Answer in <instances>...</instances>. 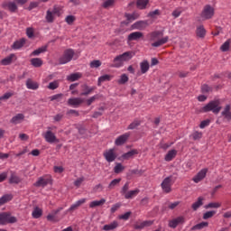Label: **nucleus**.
Returning <instances> with one entry per match:
<instances>
[{"label":"nucleus","instance_id":"13d9d810","mask_svg":"<svg viewBox=\"0 0 231 231\" xmlns=\"http://www.w3.org/2000/svg\"><path fill=\"white\" fill-rule=\"evenodd\" d=\"M202 136H203V133L201 132L197 131L192 134L193 140H201Z\"/></svg>","mask_w":231,"mask_h":231},{"label":"nucleus","instance_id":"6e6d98bb","mask_svg":"<svg viewBox=\"0 0 231 231\" xmlns=\"http://www.w3.org/2000/svg\"><path fill=\"white\" fill-rule=\"evenodd\" d=\"M115 5V0H106L103 3V8H109Z\"/></svg>","mask_w":231,"mask_h":231},{"label":"nucleus","instance_id":"dca6fc26","mask_svg":"<svg viewBox=\"0 0 231 231\" xmlns=\"http://www.w3.org/2000/svg\"><path fill=\"white\" fill-rule=\"evenodd\" d=\"M64 210V208L60 207L58 208L57 209H53L48 216H47V219L48 221H55V218L57 217V214H59V212Z\"/></svg>","mask_w":231,"mask_h":231},{"label":"nucleus","instance_id":"c03bdc74","mask_svg":"<svg viewBox=\"0 0 231 231\" xmlns=\"http://www.w3.org/2000/svg\"><path fill=\"white\" fill-rule=\"evenodd\" d=\"M125 167H124V165H122V163H116L115 168H114V172L116 174H120V172L125 171Z\"/></svg>","mask_w":231,"mask_h":231},{"label":"nucleus","instance_id":"7ed1b4c3","mask_svg":"<svg viewBox=\"0 0 231 231\" xmlns=\"http://www.w3.org/2000/svg\"><path fill=\"white\" fill-rule=\"evenodd\" d=\"M200 111L201 113H209L211 111L214 115H218L221 111V102L218 99L212 100L204 106Z\"/></svg>","mask_w":231,"mask_h":231},{"label":"nucleus","instance_id":"f3484780","mask_svg":"<svg viewBox=\"0 0 231 231\" xmlns=\"http://www.w3.org/2000/svg\"><path fill=\"white\" fill-rule=\"evenodd\" d=\"M15 59H17L15 54H10L1 60V64L2 66H10V64L14 62V60H15Z\"/></svg>","mask_w":231,"mask_h":231},{"label":"nucleus","instance_id":"052dcab7","mask_svg":"<svg viewBox=\"0 0 231 231\" xmlns=\"http://www.w3.org/2000/svg\"><path fill=\"white\" fill-rule=\"evenodd\" d=\"M62 97H64L63 94H56V95H53V96L50 97L49 98H50L51 102H53L54 100L59 101V99L62 98Z\"/></svg>","mask_w":231,"mask_h":231},{"label":"nucleus","instance_id":"72a5a7b5","mask_svg":"<svg viewBox=\"0 0 231 231\" xmlns=\"http://www.w3.org/2000/svg\"><path fill=\"white\" fill-rule=\"evenodd\" d=\"M115 228H118V222L117 221H114L108 225H105L103 226V230L105 231H109V230H115Z\"/></svg>","mask_w":231,"mask_h":231},{"label":"nucleus","instance_id":"de8ad7c7","mask_svg":"<svg viewBox=\"0 0 231 231\" xmlns=\"http://www.w3.org/2000/svg\"><path fill=\"white\" fill-rule=\"evenodd\" d=\"M221 207V203L219 202H211L205 206V208H219Z\"/></svg>","mask_w":231,"mask_h":231},{"label":"nucleus","instance_id":"412c9836","mask_svg":"<svg viewBox=\"0 0 231 231\" xmlns=\"http://www.w3.org/2000/svg\"><path fill=\"white\" fill-rule=\"evenodd\" d=\"M138 194H140V189H136L134 190H129L124 195V197H125V199H133V198H136Z\"/></svg>","mask_w":231,"mask_h":231},{"label":"nucleus","instance_id":"9d476101","mask_svg":"<svg viewBox=\"0 0 231 231\" xmlns=\"http://www.w3.org/2000/svg\"><path fill=\"white\" fill-rule=\"evenodd\" d=\"M51 183V179L49 177H41L38 180L34 183L35 187H46V185H50Z\"/></svg>","mask_w":231,"mask_h":231},{"label":"nucleus","instance_id":"0e129e2a","mask_svg":"<svg viewBox=\"0 0 231 231\" xmlns=\"http://www.w3.org/2000/svg\"><path fill=\"white\" fill-rule=\"evenodd\" d=\"M138 125H140V121H134L132 124L128 125V129L130 130L136 129Z\"/></svg>","mask_w":231,"mask_h":231},{"label":"nucleus","instance_id":"3c124183","mask_svg":"<svg viewBox=\"0 0 231 231\" xmlns=\"http://www.w3.org/2000/svg\"><path fill=\"white\" fill-rule=\"evenodd\" d=\"M98 98H100V96L95 95V96L91 97L90 98L87 99V106H91L93 104V102H95L96 100H98Z\"/></svg>","mask_w":231,"mask_h":231},{"label":"nucleus","instance_id":"473e14b6","mask_svg":"<svg viewBox=\"0 0 231 231\" xmlns=\"http://www.w3.org/2000/svg\"><path fill=\"white\" fill-rule=\"evenodd\" d=\"M151 225H152V221L146 220V221H143V222H141V223L137 224L135 226V228L137 230H142V229L145 228V226H151Z\"/></svg>","mask_w":231,"mask_h":231},{"label":"nucleus","instance_id":"2eb2a0df","mask_svg":"<svg viewBox=\"0 0 231 231\" xmlns=\"http://www.w3.org/2000/svg\"><path fill=\"white\" fill-rule=\"evenodd\" d=\"M84 203H86V199H81L76 201L70 206L69 209H67L66 214H68V212H73L74 210H77V208H79V207H80L81 205H84Z\"/></svg>","mask_w":231,"mask_h":231},{"label":"nucleus","instance_id":"6e6552de","mask_svg":"<svg viewBox=\"0 0 231 231\" xmlns=\"http://www.w3.org/2000/svg\"><path fill=\"white\" fill-rule=\"evenodd\" d=\"M48 129L49 131L45 132L43 138L48 143H55V142H58L57 135L51 132V127H48Z\"/></svg>","mask_w":231,"mask_h":231},{"label":"nucleus","instance_id":"a211bd4d","mask_svg":"<svg viewBox=\"0 0 231 231\" xmlns=\"http://www.w3.org/2000/svg\"><path fill=\"white\" fill-rule=\"evenodd\" d=\"M83 92L81 93V97H88V95H91L95 89H97V87H89L88 85H83Z\"/></svg>","mask_w":231,"mask_h":231},{"label":"nucleus","instance_id":"864d4df0","mask_svg":"<svg viewBox=\"0 0 231 231\" xmlns=\"http://www.w3.org/2000/svg\"><path fill=\"white\" fill-rule=\"evenodd\" d=\"M126 82H129V77H127L125 74L121 75L120 79H118V84H125Z\"/></svg>","mask_w":231,"mask_h":231},{"label":"nucleus","instance_id":"7c9ffc66","mask_svg":"<svg viewBox=\"0 0 231 231\" xmlns=\"http://www.w3.org/2000/svg\"><path fill=\"white\" fill-rule=\"evenodd\" d=\"M32 66H33V68H41V66H42L43 62L41 58H32L30 60Z\"/></svg>","mask_w":231,"mask_h":231},{"label":"nucleus","instance_id":"338daca9","mask_svg":"<svg viewBox=\"0 0 231 231\" xmlns=\"http://www.w3.org/2000/svg\"><path fill=\"white\" fill-rule=\"evenodd\" d=\"M83 182H84V177H81L74 181V185L79 189V187H80Z\"/></svg>","mask_w":231,"mask_h":231},{"label":"nucleus","instance_id":"9b49d317","mask_svg":"<svg viewBox=\"0 0 231 231\" xmlns=\"http://www.w3.org/2000/svg\"><path fill=\"white\" fill-rule=\"evenodd\" d=\"M129 136H131L130 133H125L118 136L115 141L116 145H124V143H125L127 140H129Z\"/></svg>","mask_w":231,"mask_h":231},{"label":"nucleus","instance_id":"79ce46f5","mask_svg":"<svg viewBox=\"0 0 231 231\" xmlns=\"http://www.w3.org/2000/svg\"><path fill=\"white\" fill-rule=\"evenodd\" d=\"M60 86V81L59 80H54L51 83H49V85L47 86L48 89H51V90H55L59 88Z\"/></svg>","mask_w":231,"mask_h":231},{"label":"nucleus","instance_id":"e2e57ef3","mask_svg":"<svg viewBox=\"0 0 231 231\" xmlns=\"http://www.w3.org/2000/svg\"><path fill=\"white\" fill-rule=\"evenodd\" d=\"M156 15H160V10L159 9L152 11L148 14V17H152V19H154L156 17Z\"/></svg>","mask_w":231,"mask_h":231},{"label":"nucleus","instance_id":"bf43d9fd","mask_svg":"<svg viewBox=\"0 0 231 231\" xmlns=\"http://www.w3.org/2000/svg\"><path fill=\"white\" fill-rule=\"evenodd\" d=\"M128 190H129V182H126V183L123 186V188H122V189H121V194H123V196H125V194H127V192H129Z\"/></svg>","mask_w":231,"mask_h":231},{"label":"nucleus","instance_id":"c85d7f7f","mask_svg":"<svg viewBox=\"0 0 231 231\" xmlns=\"http://www.w3.org/2000/svg\"><path fill=\"white\" fill-rule=\"evenodd\" d=\"M25 42H26V40L21 39L19 41L14 42L12 48L13 50H21V48L24 46Z\"/></svg>","mask_w":231,"mask_h":231},{"label":"nucleus","instance_id":"8fccbe9b","mask_svg":"<svg viewBox=\"0 0 231 231\" xmlns=\"http://www.w3.org/2000/svg\"><path fill=\"white\" fill-rule=\"evenodd\" d=\"M214 216H216V211H207L203 215V219H210V217H214Z\"/></svg>","mask_w":231,"mask_h":231},{"label":"nucleus","instance_id":"e433bc0d","mask_svg":"<svg viewBox=\"0 0 231 231\" xmlns=\"http://www.w3.org/2000/svg\"><path fill=\"white\" fill-rule=\"evenodd\" d=\"M13 196L10 194L4 195L2 198H0V207H3L5 203H8V201H12Z\"/></svg>","mask_w":231,"mask_h":231},{"label":"nucleus","instance_id":"ddd939ff","mask_svg":"<svg viewBox=\"0 0 231 231\" xmlns=\"http://www.w3.org/2000/svg\"><path fill=\"white\" fill-rule=\"evenodd\" d=\"M183 223H185V217H178L177 218H174L169 222V226L171 228H176L178 225H183Z\"/></svg>","mask_w":231,"mask_h":231},{"label":"nucleus","instance_id":"4c0bfd02","mask_svg":"<svg viewBox=\"0 0 231 231\" xmlns=\"http://www.w3.org/2000/svg\"><path fill=\"white\" fill-rule=\"evenodd\" d=\"M134 154H138V150L129 151L128 152L124 153L122 158H124V160H129V158H133Z\"/></svg>","mask_w":231,"mask_h":231},{"label":"nucleus","instance_id":"49530a36","mask_svg":"<svg viewBox=\"0 0 231 231\" xmlns=\"http://www.w3.org/2000/svg\"><path fill=\"white\" fill-rule=\"evenodd\" d=\"M9 183H21V179L17 175L12 173L9 179Z\"/></svg>","mask_w":231,"mask_h":231},{"label":"nucleus","instance_id":"f8f14e48","mask_svg":"<svg viewBox=\"0 0 231 231\" xmlns=\"http://www.w3.org/2000/svg\"><path fill=\"white\" fill-rule=\"evenodd\" d=\"M208 171V170L207 169H202L200 171H199L198 174L193 178L194 183H199V181L205 180Z\"/></svg>","mask_w":231,"mask_h":231},{"label":"nucleus","instance_id":"5fc2aeb1","mask_svg":"<svg viewBox=\"0 0 231 231\" xmlns=\"http://www.w3.org/2000/svg\"><path fill=\"white\" fill-rule=\"evenodd\" d=\"M102 66V61L95 60L90 62V68H100Z\"/></svg>","mask_w":231,"mask_h":231},{"label":"nucleus","instance_id":"4be33fe9","mask_svg":"<svg viewBox=\"0 0 231 231\" xmlns=\"http://www.w3.org/2000/svg\"><path fill=\"white\" fill-rule=\"evenodd\" d=\"M142 37H143V32H131L128 35V41H139V39H142Z\"/></svg>","mask_w":231,"mask_h":231},{"label":"nucleus","instance_id":"f704fd0d","mask_svg":"<svg viewBox=\"0 0 231 231\" xmlns=\"http://www.w3.org/2000/svg\"><path fill=\"white\" fill-rule=\"evenodd\" d=\"M32 216L34 219H39V217L42 216V209H41L39 207L34 208Z\"/></svg>","mask_w":231,"mask_h":231},{"label":"nucleus","instance_id":"37998d69","mask_svg":"<svg viewBox=\"0 0 231 231\" xmlns=\"http://www.w3.org/2000/svg\"><path fill=\"white\" fill-rule=\"evenodd\" d=\"M141 73L145 74L147 71H149V62L143 61L141 62Z\"/></svg>","mask_w":231,"mask_h":231},{"label":"nucleus","instance_id":"a18cd8bd","mask_svg":"<svg viewBox=\"0 0 231 231\" xmlns=\"http://www.w3.org/2000/svg\"><path fill=\"white\" fill-rule=\"evenodd\" d=\"M111 80V76L110 75H103L101 77L98 78V84L97 86H100V84H102V82H107Z\"/></svg>","mask_w":231,"mask_h":231},{"label":"nucleus","instance_id":"1a4fd4ad","mask_svg":"<svg viewBox=\"0 0 231 231\" xmlns=\"http://www.w3.org/2000/svg\"><path fill=\"white\" fill-rule=\"evenodd\" d=\"M103 156L108 163H111L116 160V152H115V149H109L104 152Z\"/></svg>","mask_w":231,"mask_h":231},{"label":"nucleus","instance_id":"603ef678","mask_svg":"<svg viewBox=\"0 0 231 231\" xmlns=\"http://www.w3.org/2000/svg\"><path fill=\"white\" fill-rule=\"evenodd\" d=\"M53 15L54 14L51 11H50V10L47 11V14H46V17H45L47 23H53V19H54Z\"/></svg>","mask_w":231,"mask_h":231},{"label":"nucleus","instance_id":"6ab92c4d","mask_svg":"<svg viewBox=\"0 0 231 231\" xmlns=\"http://www.w3.org/2000/svg\"><path fill=\"white\" fill-rule=\"evenodd\" d=\"M4 8H7L9 12H17V5L15 2H5L3 4Z\"/></svg>","mask_w":231,"mask_h":231},{"label":"nucleus","instance_id":"f257e3e1","mask_svg":"<svg viewBox=\"0 0 231 231\" xmlns=\"http://www.w3.org/2000/svg\"><path fill=\"white\" fill-rule=\"evenodd\" d=\"M149 40L151 41L152 48H160L163 44L169 42V36L163 37V32L155 31L148 34Z\"/></svg>","mask_w":231,"mask_h":231},{"label":"nucleus","instance_id":"b1692460","mask_svg":"<svg viewBox=\"0 0 231 231\" xmlns=\"http://www.w3.org/2000/svg\"><path fill=\"white\" fill-rule=\"evenodd\" d=\"M176 154H178V151L176 150L169 151L164 157L165 162H172V160L176 158Z\"/></svg>","mask_w":231,"mask_h":231},{"label":"nucleus","instance_id":"2f4dec72","mask_svg":"<svg viewBox=\"0 0 231 231\" xmlns=\"http://www.w3.org/2000/svg\"><path fill=\"white\" fill-rule=\"evenodd\" d=\"M79 79H82V74L80 72L72 73L67 77V79L70 82H75L76 80H79Z\"/></svg>","mask_w":231,"mask_h":231},{"label":"nucleus","instance_id":"39448f33","mask_svg":"<svg viewBox=\"0 0 231 231\" xmlns=\"http://www.w3.org/2000/svg\"><path fill=\"white\" fill-rule=\"evenodd\" d=\"M73 57H75V51L73 49H68L64 51L62 56L60 58V64H68V62H71L73 60Z\"/></svg>","mask_w":231,"mask_h":231},{"label":"nucleus","instance_id":"a19ab883","mask_svg":"<svg viewBox=\"0 0 231 231\" xmlns=\"http://www.w3.org/2000/svg\"><path fill=\"white\" fill-rule=\"evenodd\" d=\"M121 181H122V179H115V180H113L109 183V185H108L109 190H113V189H115V187H117V185H120Z\"/></svg>","mask_w":231,"mask_h":231},{"label":"nucleus","instance_id":"09e8293b","mask_svg":"<svg viewBox=\"0 0 231 231\" xmlns=\"http://www.w3.org/2000/svg\"><path fill=\"white\" fill-rule=\"evenodd\" d=\"M206 226H208V222H201L199 224H197L196 226H194V230H201L203 228H206Z\"/></svg>","mask_w":231,"mask_h":231},{"label":"nucleus","instance_id":"c9c22d12","mask_svg":"<svg viewBox=\"0 0 231 231\" xmlns=\"http://www.w3.org/2000/svg\"><path fill=\"white\" fill-rule=\"evenodd\" d=\"M199 207H203V198L202 197L198 198V201H196L195 203L192 204L191 208H192V210L196 211V210H198V208H199Z\"/></svg>","mask_w":231,"mask_h":231},{"label":"nucleus","instance_id":"aec40b11","mask_svg":"<svg viewBox=\"0 0 231 231\" xmlns=\"http://www.w3.org/2000/svg\"><path fill=\"white\" fill-rule=\"evenodd\" d=\"M147 25V21H139L133 24V28L134 30H145Z\"/></svg>","mask_w":231,"mask_h":231},{"label":"nucleus","instance_id":"4d7b16f0","mask_svg":"<svg viewBox=\"0 0 231 231\" xmlns=\"http://www.w3.org/2000/svg\"><path fill=\"white\" fill-rule=\"evenodd\" d=\"M230 48V40H227L221 47L220 49L222 51H228Z\"/></svg>","mask_w":231,"mask_h":231},{"label":"nucleus","instance_id":"423d86ee","mask_svg":"<svg viewBox=\"0 0 231 231\" xmlns=\"http://www.w3.org/2000/svg\"><path fill=\"white\" fill-rule=\"evenodd\" d=\"M200 17L204 21L212 19V17H214V7H212L211 5H208L204 6L202 13L200 14Z\"/></svg>","mask_w":231,"mask_h":231},{"label":"nucleus","instance_id":"0eeeda50","mask_svg":"<svg viewBox=\"0 0 231 231\" xmlns=\"http://www.w3.org/2000/svg\"><path fill=\"white\" fill-rule=\"evenodd\" d=\"M172 183H173L172 176L166 177L161 184V187H162L163 192H165L166 194H169L170 192H171Z\"/></svg>","mask_w":231,"mask_h":231},{"label":"nucleus","instance_id":"c756f323","mask_svg":"<svg viewBox=\"0 0 231 231\" xmlns=\"http://www.w3.org/2000/svg\"><path fill=\"white\" fill-rule=\"evenodd\" d=\"M147 5H149V0H137L136 6L139 10H145L147 8Z\"/></svg>","mask_w":231,"mask_h":231},{"label":"nucleus","instance_id":"69168bd1","mask_svg":"<svg viewBox=\"0 0 231 231\" xmlns=\"http://www.w3.org/2000/svg\"><path fill=\"white\" fill-rule=\"evenodd\" d=\"M33 33H34L33 28L28 27V28L26 29V34H27V37H29V39L33 38Z\"/></svg>","mask_w":231,"mask_h":231},{"label":"nucleus","instance_id":"ea45409f","mask_svg":"<svg viewBox=\"0 0 231 231\" xmlns=\"http://www.w3.org/2000/svg\"><path fill=\"white\" fill-rule=\"evenodd\" d=\"M207 33V31L205 30V27L203 25H200L197 28V36L203 39Z\"/></svg>","mask_w":231,"mask_h":231},{"label":"nucleus","instance_id":"4468645a","mask_svg":"<svg viewBox=\"0 0 231 231\" xmlns=\"http://www.w3.org/2000/svg\"><path fill=\"white\" fill-rule=\"evenodd\" d=\"M84 103L82 97H71L68 99V105L72 106L73 107H79L81 104Z\"/></svg>","mask_w":231,"mask_h":231},{"label":"nucleus","instance_id":"774afa93","mask_svg":"<svg viewBox=\"0 0 231 231\" xmlns=\"http://www.w3.org/2000/svg\"><path fill=\"white\" fill-rule=\"evenodd\" d=\"M201 91L202 93H209V91H212V88H210L208 85H202Z\"/></svg>","mask_w":231,"mask_h":231},{"label":"nucleus","instance_id":"cd10ccee","mask_svg":"<svg viewBox=\"0 0 231 231\" xmlns=\"http://www.w3.org/2000/svg\"><path fill=\"white\" fill-rule=\"evenodd\" d=\"M106 203V199H101L100 200H94L89 203V208H95L97 207H102Z\"/></svg>","mask_w":231,"mask_h":231},{"label":"nucleus","instance_id":"5701e85b","mask_svg":"<svg viewBox=\"0 0 231 231\" xmlns=\"http://www.w3.org/2000/svg\"><path fill=\"white\" fill-rule=\"evenodd\" d=\"M23 120H24V115L17 114L16 116H13V118L11 119V124L17 125V124H21Z\"/></svg>","mask_w":231,"mask_h":231},{"label":"nucleus","instance_id":"f03ea898","mask_svg":"<svg viewBox=\"0 0 231 231\" xmlns=\"http://www.w3.org/2000/svg\"><path fill=\"white\" fill-rule=\"evenodd\" d=\"M134 56V52L131 51L116 56L114 59V68H122L124 62H129Z\"/></svg>","mask_w":231,"mask_h":231},{"label":"nucleus","instance_id":"bb28decb","mask_svg":"<svg viewBox=\"0 0 231 231\" xmlns=\"http://www.w3.org/2000/svg\"><path fill=\"white\" fill-rule=\"evenodd\" d=\"M47 50H48V45L40 47L39 49L33 51L30 54V57H38V55H39L40 53H44V51H47Z\"/></svg>","mask_w":231,"mask_h":231},{"label":"nucleus","instance_id":"393cba45","mask_svg":"<svg viewBox=\"0 0 231 231\" xmlns=\"http://www.w3.org/2000/svg\"><path fill=\"white\" fill-rule=\"evenodd\" d=\"M231 106L230 105H226L224 108V110L221 112L222 116L226 118V120H231Z\"/></svg>","mask_w":231,"mask_h":231},{"label":"nucleus","instance_id":"a878e982","mask_svg":"<svg viewBox=\"0 0 231 231\" xmlns=\"http://www.w3.org/2000/svg\"><path fill=\"white\" fill-rule=\"evenodd\" d=\"M26 88H27V89H32V90L39 89V83H37L32 79H27Z\"/></svg>","mask_w":231,"mask_h":231},{"label":"nucleus","instance_id":"58836bf2","mask_svg":"<svg viewBox=\"0 0 231 231\" xmlns=\"http://www.w3.org/2000/svg\"><path fill=\"white\" fill-rule=\"evenodd\" d=\"M125 17L127 19V21H136V19H138L140 17V14H138L137 12L131 14H125Z\"/></svg>","mask_w":231,"mask_h":231},{"label":"nucleus","instance_id":"680f3d73","mask_svg":"<svg viewBox=\"0 0 231 231\" xmlns=\"http://www.w3.org/2000/svg\"><path fill=\"white\" fill-rule=\"evenodd\" d=\"M65 21H66L67 24H73V23H75V16L69 15L65 18Z\"/></svg>","mask_w":231,"mask_h":231},{"label":"nucleus","instance_id":"20e7f679","mask_svg":"<svg viewBox=\"0 0 231 231\" xmlns=\"http://www.w3.org/2000/svg\"><path fill=\"white\" fill-rule=\"evenodd\" d=\"M17 223V217H13L10 212L0 213V225Z\"/></svg>","mask_w":231,"mask_h":231}]
</instances>
